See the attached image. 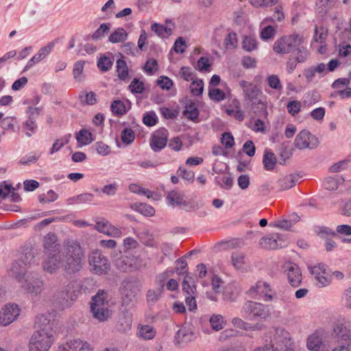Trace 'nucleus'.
<instances>
[{
  "label": "nucleus",
  "mask_w": 351,
  "mask_h": 351,
  "mask_svg": "<svg viewBox=\"0 0 351 351\" xmlns=\"http://www.w3.org/2000/svg\"><path fill=\"white\" fill-rule=\"evenodd\" d=\"M59 252L62 268L66 274H75L82 268L84 252L80 243L73 241H69Z\"/></svg>",
  "instance_id": "1"
},
{
  "label": "nucleus",
  "mask_w": 351,
  "mask_h": 351,
  "mask_svg": "<svg viewBox=\"0 0 351 351\" xmlns=\"http://www.w3.org/2000/svg\"><path fill=\"white\" fill-rule=\"evenodd\" d=\"M56 338V330H35L29 341V351H49Z\"/></svg>",
  "instance_id": "2"
},
{
  "label": "nucleus",
  "mask_w": 351,
  "mask_h": 351,
  "mask_svg": "<svg viewBox=\"0 0 351 351\" xmlns=\"http://www.w3.org/2000/svg\"><path fill=\"white\" fill-rule=\"evenodd\" d=\"M90 310L93 317L100 322L106 320L110 315L108 293L104 290H99L92 298Z\"/></svg>",
  "instance_id": "3"
},
{
  "label": "nucleus",
  "mask_w": 351,
  "mask_h": 351,
  "mask_svg": "<svg viewBox=\"0 0 351 351\" xmlns=\"http://www.w3.org/2000/svg\"><path fill=\"white\" fill-rule=\"evenodd\" d=\"M302 42V36L291 34L278 38L274 44L273 50L278 54H287L295 51V48Z\"/></svg>",
  "instance_id": "4"
},
{
  "label": "nucleus",
  "mask_w": 351,
  "mask_h": 351,
  "mask_svg": "<svg viewBox=\"0 0 351 351\" xmlns=\"http://www.w3.org/2000/svg\"><path fill=\"white\" fill-rule=\"evenodd\" d=\"M91 271L97 275L106 274L110 267L108 258L98 250L92 252L88 256Z\"/></svg>",
  "instance_id": "5"
},
{
  "label": "nucleus",
  "mask_w": 351,
  "mask_h": 351,
  "mask_svg": "<svg viewBox=\"0 0 351 351\" xmlns=\"http://www.w3.org/2000/svg\"><path fill=\"white\" fill-rule=\"evenodd\" d=\"M241 313L245 318L250 317L266 318L271 314L268 306L252 301H247L243 304Z\"/></svg>",
  "instance_id": "6"
},
{
  "label": "nucleus",
  "mask_w": 351,
  "mask_h": 351,
  "mask_svg": "<svg viewBox=\"0 0 351 351\" xmlns=\"http://www.w3.org/2000/svg\"><path fill=\"white\" fill-rule=\"evenodd\" d=\"M21 308L14 303H8L0 310V326L5 327L17 319Z\"/></svg>",
  "instance_id": "7"
},
{
  "label": "nucleus",
  "mask_w": 351,
  "mask_h": 351,
  "mask_svg": "<svg viewBox=\"0 0 351 351\" xmlns=\"http://www.w3.org/2000/svg\"><path fill=\"white\" fill-rule=\"evenodd\" d=\"M319 143L318 138L307 130H301L294 141L295 147L299 149H313L316 148Z\"/></svg>",
  "instance_id": "8"
},
{
  "label": "nucleus",
  "mask_w": 351,
  "mask_h": 351,
  "mask_svg": "<svg viewBox=\"0 0 351 351\" xmlns=\"http://www.w3.org/2000/svg\"><path fill=\"white\" fill-rule=\"evenodd\" d=\"M306 346L311 351H327L328 340L323 330H315L306 341Z\"/></svg>",
  "instance_id": "9"
},
{
  "label": "nucleus",
  "mask_w": 351,
  "mask_h": 351,
  "mask_svg": "<svg viewBox=\"0 0 351 351\" xmlns=\"http://www.w3.org/2000/svg\"><path fill=\"white\" fill-rule=\"evenodd\" d=\"M184 195L178 191H171L167 195V201L170 206L182 207L186 211H191L197 207L195 202H189L184 199Z\"/></svg>",
  "instance_id": "10"
},
{
  "label": "nucleus",
  "mask_w": 351,
  "mask_h": 351,
  "mask_svg": "<svg viewBox=\"0 0 351 351\" xmlns=\"http://www.w3.org/2000/svg\"><path fill=\"white\" fill-rule=\"evenodd\" d=\"M22 287L28 293L38 295L44 289V282L38 275L31 274L25 277Z\"/></svg>",
  "instance_id": "11"
},
{
  "label": "nucleus",
  "mask_w": 351,
  "mask_h": 351,
  "mask_svg": "<svg viewBox=\"0 0 351 351\" xmlns=\"http://www.w3.org/2000/svg\"><path fill=\"white\" fill-rule=\"evenodd\" d=\"M60 321L51 313L38 314L36 316L34 323L35 329H53L58 328Z\"/></svg>",
  "instance_id": "12"
},
{
  "label": "nucleus",
  "mask_w": 351,
  "mask_h": 351,
  "mask_svg": "<svg viewBox=\"0 0 351 351\" xmlns=\"http://www.w3.org/2000/svg\"><path fill=\"white\" fill-rule=\"evenodd\" d=\"M93 347L87 341L74 338L59 346L57 351H93Z\"/></svg>",
  "instance_id": "13"
},
{
  "label": "nucleus",
  "mask_w": 351,
  "mask_h": 351,
  "mask_svg": "<svg viewBox=\"0 0 351 351\" xmlns=\"http://www.w3.org/2000/svg\"><path fill=\"white\" fill-rule=\"evenodd\" d=\"M308 271L315 280V284L319 287H324L330 283V278L326 276V266L322 263H317L313 266L308 267Z\"/></svg>",
  "instance_id": "14"
},
{
  "label": "nucleus",
  "mask_w": 351,
  "mask_h": 351,
  "mask_svg": "<svg viewBox=\"0 0 351 351\" xmlns=\"http://www.w3.org/2000/svg\"><path fill=\"white\" fill-rule=\"evenodd\" d=\"M284 273L287 277L289 283L293 287H298L300 285L302 280V272L296 264L290 263L285 265Z\"/></svg>",
  "instance_id": "15"
},
{
  "label": "nucleus",
  "mask_w": 351,
  "mask_h": 351,
  "mask_svg": "<svg viewBox=\"0 0 351 351\" xmlns=\"http://www.w3.org/2000/svg\"><path fill=\"white\" fill-rule=\"evenodd\" d=\"M239 86L243 90L244 99L250 103L258 101V97L262 95L261 90L252 82L241 80L239 82Z\"/></svg>",
  "instance_id": "16"
},
{
  "label": "nucleus",
  "mask_w": 351,
  "mask_h": 351,
  "mask_svg": "<svg viewBox=\"0 0 351 351\" xmlns=\"http://www.w3.org/2000/svg\"><path fill=\"white\" fill-rule=\"evenodd\" d=\"M168 134V130L165 128H161L152 134L150 146L154 152H159L166 146Z\"/></svg>",
  "instance_id": "17"
},
{
  "label": "nucleus",
  "mask_w": 351,
  "mask_h": 351,
  "mask_svg": "<svg viewBox=\"0 0 351 351\" xmlns=\"http://www.w3.org/2000/svg\"><path fill=\"white\" fill-rule=\"evenodd\" d=\"M262 247L267 250H276L285 246L286 241L282 235L276 233L263 237L260 240Z\"/></svg>",
  "instance_id": "18"
},
{
  "label": "nucleus",
  "mask_w": 351,
  "mask_h": 351,
  "mask_svg": "<svg viewBox=\"0 0 351 351\" xmlns=\"http://www.w3.org/2000/svg\"><path fill=\"white\" fill-rule=\"evenodd\" d=\"M199 337L197 330H177L173 337V343L182 347Z\"/></svg>",
  "instance_id": "19"
},
{
  "label": "nucleus",
  "mask_w": 351,
  "mask_h": 351,
  "mask_svg": "<svg viewBox=\"0 0 351 351\" xmlns=\"http://www.w3.org/2000/svg\"><path fill=\"white\" fill-rule=\"evenodd\" d=\"M45 256L46 257L43 262V267L45 271L53 274L60 267L62 268V261L59 252L57 254H46Z\"/></svg>",
  "instance_id": "20"
},
{
  "label": "nucleus",
  "mask_w": 351,
  "mask_h": 351,
  "mask_svg": "<svg viewBox=\"0 0 351 351\" xmlns=\"http://www.w3.org/2000/svg\"><path fill=\"white\" fill-rule=\"evenodd\" d=\"M70 288L69 286H64L58 289L53 295V302L59 308H64L70 305L69 301Z\"/></svg>",
  "instance_id": "21"
},
{
  "label": "nucleus",
  "mask_w": 351,
  "mask_h": 351,
  "mask_svg": "<svg viewBox=\"0 0 351 351\" xmlns=\"http://www.w3.org/2000/svg\"><path fill=\"white\" fill-rule=\"evenodd\" d=\"M54 47V43L51 42L47 45L40 48L37 53H36L27 63L23 71L31 69L35 64L43 60L52 50Z\"/></svg>",
  "instance_id": "22"
},
{
  "label": "nucleus",
  "mask_w": 351,
  "mask_h": 351,
  "mask_svg": "<svg viewBox=\"0 0 351 351\" xmlns=\"http://www.w3.org/2000/svg\"><path fill=\"white\" fill-rule=\"evenodd\" d=\"M230 262L236 270L241 272L247 271L245 254L243 252L239 251L233 252L230 256Z\"/></svg>",
  "instance_id": "23"
},
{
  "label": "nucleus",
  "mask_w": 351,
  "mask_h": 351,
  "mask_svg": "<svg viewBox=\"0 0 351 351\" xmlns=\"http://www.w3.org/2000/svg\"><path fill=\"white\" fill-rule=\"evenodd\" d=\"M300 179L298 174H290L280 178L276 183L279 191L288 190L294 186Z\"/></svg>",
  "instance_id": "24"
},
{
  "label": "nucleus",
  "mask_w": 351,
  "mask_h": 351,
  "mask_svg": "<svg viewBox=\"0 0 351 351\" xmlns=\"http://www.w3.org/2000/svg\"><path fill=\"white\" fill-rule=\"evenodd\" d=\"M326 66L324 63H319L317 66H310L304 71V75L307 82H311L317 73L320 77L325 75Z\"/></svg>",
  "instance_id": "25"
},
{
  "label": "nucleus",
  "mask_w": 351,
  "mask_h": 351,
  "mask_svg": "<svg viewBox=\"0 0 351 351\" xmlns=\"http://www.w3.org/2000/svg\"><path fill=\"white\" fill-rule=\"evenodd\" d=\"M26 268L27 267L18 260L12 263L11 268L8 271V274L10 277L21 282L25 278Z\"/></svg>",
  "instance_id": "26"
},
{
  "label": "nucleus",
  "mask_w": 351,
  "mask_h": 351,
  "mask_svg": "<svg viewBox=\"0 0 351 351\" xmlns=\"http://www.w3.org/2000/svg\"><path fill=\"white\" fill-rule=\"evenodd\" d=\"M266 292H271V289L268 283L263 281H258L255 285L247 291L251 297L256 299H260L257 296H262Z\"/></svg>",
  "instance_id": "27"
},
{
  "label": "nucleus",
  "mask_w": 351,
  "mask_h": 351,
  "mask_svg": "<svg viewBox=\"0 0 351 351\" xmlns=\"http://www.w3.org/2000/svg\"><path fill=\"white\" fill-rule=\"evenodd\" d=\"M57 243V237L53 233H48L44 238L43 247L45 254L55 253L58 249Z\"/></svg>",
  "instance_id": "28"
},
{
  "label": "nucleus",
  "mask_w": 351,
  "mask_h": 351,
  "mask_svg": "<svg viewBox=\"0 0 351 351\" xmlns=\"http://www.w3.org/2000/svg\"><path fill=\"white\" fill-rule=\"evenodd\" d=\"M337 0H317L315 11L321 16H325L335 5Z\"/></svg>",
  "instance_id": "29"
},
{
  "label": "nucleus",
  "mask_w": 351,
  "mask_h": 351,
  "mask_svg": "<svg viewBox=\"0 0 351 351\" xmlns=\"http://www.w3.org/2000/svg\"><path fill=\"white\" fill-rule=\"evenodd\" d=\"M114 57L112 53L101 55L97 60V65L102 72H107L112 69Z\"/></svg>",
  "instance_id": "30"
},
{
  "label": "nucleus",
  "mask_w": 351,
  "mask_h": 351,
  "mask_svg": "<svg viewBox=\"0 0 351 351\" xmlns=\"http://www.w3.org/2000/svg\"><path fill=\"white\" fill-rule=\"evenodd\" d=\"M133 256H121L116 261V266L122 271H131L134 269Z\"/></svg>",
  "instance_id": "31"
},
{
  "label": "nucleus",
  "mask_w": 351,
  "mask_h": 351,
  "mask_svg": "<svg viewBox=\"0 0 351 351\" xmlns=\"http://www.w3.org/2000/svg\"><path fill=\"white\" fill-rule=\"evenodd\" d=\"M92 133L86 130L82 129L76 134V140L77 141V146L81 147L84 145H89L93 141Z\"/></svg>",
  "instance_id": "32"
},
{
  "label": "nucleus",
  "mask_w": 351,
  "mask_h": 351,
  "mask_svg": "<svg viewBox=\"0 0 351 351\" xmlns=\"http://www.w3.org/2000/svg\"><path fill=\"white\" fill-rule=\"evenodd\" d=\"M182 287L184 295H195L196 291L195 282L189 275L186 274L184 276Z\"/></svg>",
  "instance_id": "33"
},
{
  "label": "nucleus",
  "mask_w": 351,
  "mask_h": 351,
  "mask_svg": "<svg viewBox=\"0 0 351 351\" xmlns=\"http://www.w3.org/2000/svg\"><path fill=\"white\" fill-rule=\"evenodd\" d=\"M116 71L117 72V76L121 80L125 81L128 78L129 69L124 60L119 59L117 60Z\"/></svg>",
  "instance_id": "34"
},
{
  "label": "nucleus",
  "mask_w": 351,
  "mask_h": 351,
  "mask_svg": "<svg viewBox=\"0 0 351 351\" xmlns=\"http://www.w3.org/2000/svg\"><path fill=\"white\" fill-rule=\"evenodd\" d=\"M183 114L189 119L195 121L197 119L199 112L195 103L190 101L186 104L185 110L183 112Z\"/></svg>",
  "instance_id": "35"
},
{
  "label": "nucleus",
  "mask_w": 351,
  "mask_h": 351,
  "mask_svg": "<svg viewBox=\"0 0 351 351\" xmlns=\"http://www.w3.org/2000/svg\"><path fill=\"white\" fill-rule=\"evenodd\" d=\"M303 43L304 38L302 36V42L295 48V51H296L295 61L299 63L304 62L309 55L308 51L303 46Z\"/></svg>",
  "instance_id": "36"
},
{
  "label": "nucleus",
  "mask_w": 351,
  "mask_h": 351,
  "mask_svg": "<svg viewBox=\"0 0 351 351\" xmlns=\"http://www.w3.org/2000/svg\"><path fill=\"white\" fill-rule=\"evenodd\" d=\"M128 38V33L121 27L117 28L108 37V40L112 43L123 42Z\"/></svg>",
  "instance_id": "37"
},
{
  "label": "nucleus",
  "mask_w": 351,
  "mask_h": 351,
  "mask_svg": "<svg viewBox=\"0 0 351 351\" xmlns=\"http://www.w3.org/2000/svg\"><path fill=\"white\" fill-rule=\"evenodd\" d=\"M209 322L212 329H223L227 325V321L219 314H213Z\"/></svg>",
  "instance_id": "38"
},
{
  "label": "nucleus",
  "mask_w": 351,
  "mask_h": 351,
  "mask_svg": "<svg viewBox=\"0 0 351 351\" xmlns=\"http://www.w3.org/2000/svg\"><path fill=\"white\" fill-rule=\"evenodd\" d=\"M344 182V178L342 176H337V178L328 177L324 181V186L326 190L335 191L338 189L339 184Z\"/></svg>",
  "instance_id": "39"
},
{
  "label": "nucleus",
  "mask_w": 351,
  "mask_h": 351,
  "mask_svg": "<svg viewBox=\"0 0 351 351\" xmlns=\"http://www.w3.org/2000/svg\"><path fill=\"white\" fill-rule=\"evenodd\" d=\"M26 267L31 265L35 261V253L32 249H25L19 259Z\"/></svg>",
  "instance_id": "40"
},
{
  "label": "nucleus",
  "mask_w": 351,
  "mask_h": 351,
  "mask_svg": "<svg viewBox=\"0 0 351 351\" xmlns=\"http://www.w3.org/2000/svg\"><path fill=\"white\" fill-rule=\"evenodd\" d=\"M263 163L264 165V168L266 170L270 171L274 169L276 165V158L274 154L271 152H265Z\"/></svg>",
  "instance_id": "41"
},
{
  "label": "nucleus",
  "mask_w": 351,
  "mask_h": 351,
  "mask_svg": "<svg viewBox=\"0 0 351 351\" xmlns=\"http://www.w3.org/2000/svg\"><path fill=\"white\" fill-rule=\"evenodd\" d=\"M163 285L158 289H149L147 291L146 298L147 302L149 305H154L160 298L161 293L163 290Z\"/></svg>",
  "instance_id": "42"
},
{
  "label": "nucleus",
  "mask_w": 351,
  "mask_h": 351,
  "mask_svg": "<svg viewBox=\"0 0 351 351\" xmlns=\"http://www.w3.org/2000/svg\"><path fill=\"white\" fill-rule=\"evenodd\" d=\"M233 177L232 175H224L221 178L217 177L215 178L216 183L220 186L221 188L225 190H229L233 185Z\"/></svg>",
  "instance_id": "43"
},
{
  "label": "nucleus",
  "mask_w": 351,
  "mask_h": 351,
  "mask_svg": "<svg viewBox=\"0 0 351 351\" xmlns=\"http://www.w3.org/2000/svg\"><path fill=\"white\" fill-rule=\"evenodd\" d=\"M110 30V25L106 23H102L92 34L91 38L93 40H101L104 38Z\"/></svg>",
  "instance_id": "44"
},
{
  "label": "nucleus",
  "mask_w": 351,
  "mask_h": 351,
  "mask_svg": "<svg viewBox=\"0 0 351 351\" xmlns=\"http://www.w3.org/2000/svg\"><path fill=\"white\" fill-rule=\"evenodd\" d=\"M251 110L256 115L261 116L265 113L266 111V106L262 102L260 99H258L256 101L251 102Z\"/></svg>",
  "instance_id": "45"
},
{
  "label": "nucleus",
  "mask_w": 351,
  "mask_h": 351,
  "mask_svg": "<svg viewBox=\"0 0 351 351\" xmlns=\"http://www.w3.org/2000/svg\"><path fill=\"white\" fill-rule=\"evenodd\" d=\"M327 36V30L323 27L315 26L313 40L316 43H324Z\"/></svg>",
  "instance_id": "46"
},
{
  "label": "nucleus",
  "mask_w": 351,
  "mask_h": 351,
  "mask_svg": "<svg viewBox=\"0 0 351 351\" xmlns=\"http://www.w3.org/2000/svg\"><path fill=\"white\" fill-rule=\"evenodd\" d=\"M337 335L339 342L341 343V346L350 348L351 346V335L350 330H339Z\"/></svg>",
  "instance_id": "47"
},
{
  "label": "nucleus",
  "mask_w": 351,
  "mask_h": 351,
  "mask_svg": "<svg viewBox=\"0 0 351 351\" xmlns=\"http://www.w3.org/2000/svg\"><path fill=\"white\" fill-rule=\"evenodd\" d=\"M85 61L84 60H78L77 61L73 66V74L74 79L78 82L81 81L83 78L82 74L84 71Z\"/></svg>",
  "instance_id": "48"
},
{
  "label": "nucleus",
  "mask_w": 351,
  "mask_h": 351,
  "mask_svg": "<svg viewBox=\"0 0 351 351\" xmlns=\"http://www.w3.org/2000/svg\"><path fill=\"white\" fill-rule=\"evenodd\" d=\"M128 89L133 94H141L145 90L144 83L138 78H134L128 86Z\"/></svg>",
  "instance_id": "49"
},
{
  "label": "nucleus",
  "mask_w": 351,
  "mask_h": 351,
  "mask_svg": "<svg viewBox=\"0 0 351 351\" xmlns=\"http://www.w3.org/2000/svg\"><path fill=\"white\" fill-rule=\"evenodd\" d=\"M23 127L28 130L25 134L28 137H31L33 134L36 132L37 125L36 120L33 117H29L27 120L23 123Z\"/></svg>",
  "instance_id": "50"
},
{
  "label": "nucleus",
  "mask_w": 351,
  "mask_h": 351,
  "mask_svg": "<svg viewBox=\"0 0 351 351\" xmlns=\"http://www.w3.org/2000/svg\"><path fill=\"white\" fill-rule=\"evenodd\" d=\"M242 45L246 51H252L257 48V42L254 37L245 36L243 40Z\"/></svg>",
  "instance_id": "51"
},
{
  "label": "nucleus",
  "mask_w": 351,
  "mask_h": 351,
  "mask_svg": "<svg viewBox=\"0 0 351 351\" xmlns=\"http://www.w3.org/2000/svg\"><path fill=\"white\" fill-rule=\"evenodd\" d=\"M191 93L195 96H199L204 90V82L202 80H195L190 86Z\"/></svg>",
  "instance_id": "52"
},
{
  "label": "nucleus",
  "mask_w": 351,
  "mask_h": 351,
  "mask_svg": "<svg viewBox=\"0 0 351 351\" xmlns=\"http://www.w3.org/2000/svg\"><path fill=\"white\" fill-rule=\"evenodd\" d=\"M180 74L181 77L187 82L195 80L194 78L196 76L195 73L189 66H182L180 70Z\"/></svg>",
  "instance_id": "53"
},
{
  "label": "nucleus",
  "mask_w": 351,
  "mask_h": 351,
  "mask_svg": "<svg viewBox=\"0 0 351 351\" xmlns=\"http://www.w3.org/2000/svg\"><path fill=\"white\" fill-rule=\"evenodd\" d=\"M94 195L90 193L80 194L72 198L77 204H87L93 201Z\"/></svg>",
  "instance_id": "54"
},
{
  "label": "nucleus",
  "mask_w": 351,
  "mask_h": 351,
  "mask_svg": "<svg viewBox=\"0 0 351 351\" xmlns=\"http://www.w3.org/2000/svg\"><path fill=\"white\" fill-rule=\"evenodd\" d=\"M135 138L134 131L131 128H125L121 132V140L127 145L131 144Z\"/></svg>",
  "instance_id": "55"
},
{
  "label": "nucleus",
  "mask_w": 351,
  "mask_h": 351,
  "mask_svg": "<svg viewBox=\"0 0 351 351\" xmlns=\"http://www.w3.org/2000/svg\"><path fill=\"white\" fill-rule=\"evenodd\" d=\"M111 110L117 115H123L126 112L125 104L120 100L114 101L111 104Z\"/></svg>",
  "instance_id": "56"
},
{
  "label": "nucleus",
  "mask_w": 351,
  "mask_h": 351,
  "mask_svg": "<svg viewBox=\"0 0 351 351\" xmlns=\"http://www.w3.org/2000/svg\"><path fill=\"white\" fill-rule=\"evenodd\" d=\"M208 95L211 100L218 102L224 100L226 98L224 92L219 88L210 89Z\"/></svg>",
  "instance_id": "57"
},
{
  "label": "nucleus",
  "mask_w": 351,
  "mask_h": 351,
  "mask_svg": "<svg viewBox=\"0 0 351 351\" xmlns=\"http://www.w3.org/2000/svg\"><path fill=\"white\" fill-rule=\"evenodd\" d=\"M136 210L145 216H153L155 213L154 208L146 204H135Z\"/></svg>",
  "instance_id": "58"
},
{
  "label": "nucleus",
  "mask_w": 351,
  "mask_h": 351,
  "mask_svg": "<svg viewBox=\"0 0 351 351\" xmlns=\"http://www.w3.org/2000/svg\"><path fill=\"white\" fill-rule=\"evenodd\" d=\"M80 98L82 102L87 105H94L97 103V95L94 92L86 93L84 95H80Z\"/></svg>",
  "instance_id": "59"
},
{
  "label": "nucleus",
  "mask_w": 351,
  "mask_h": 351,
  "mask_svg": "<svg viewBox=\"0 0 351 351\" xmlns=\"http://www.w3.org/2000/svg\"><path fill=\"white\" fill-rule=\"evenodd\" d=\"M268 85L270 88L276 90H281L282 86L281 84L280 78L276 75H271L267 77Z\"/></svg>",
  "instance_id": "60"
},
{
  "label": "nucleus",
  "mask_w": 351,
  "mask_h": 351,
  "mask_svg": "<svg viewBox=\"0 0 351 351\" xmlns=\"http://www.w3.org/2000/svg\"><path fill=\"white\" fill-rule=\"evenodd\" d=\"M302 108V104L299 101H291L287 105L288 112L292 116L298 114Z\"/></svg>",
  "instance_id": "61"
},
{
  "label": "nucleus",
  "mask_w": 351,
  "mask_h": 351,
  "mask_svg": "<svg viewBox=\"0 0 351 351\" xmlns=\"http://www.w3.org/2000/svg\"><path fill=\"white\" fill-rule=\"evenodd\" d=\"M178 176L182 177L184 180H186L190 182H193L195 178L194 172L191 170H186L184 168L179 167L177 171Z\"/></svg>",
  "instance_id": "62"
},
{
  "label": "nucleus",
  "mask_w": 351,
  "mask_h": 351,
  "mask_svg": "<svg viewBox=\"0 0 351 351\" xmlns=\"http://www.w3.org/2000/svg\"><path fill=\"white\" fill-rule=\"evenodd\" d=\"M177 263L179 265V267L176 268V271L179 276L184 275V276L188 274L189 275L188 271V264L186 261L184 257L180 258L177 260Z\"/></svg>",
  "instance_id": "63"
},
{
  "label": "nucleus",
  "mask_w": 351,
  "mask_h": 351,
  "mask_svg": "<svg viewBox=\"0 0 351 351\" xmlns=\"http://www.w3.org/2000/svg\"><path fill=\"white\" fill-rule=\"evenodd\" d=\"M333 324L332 329H348L351 327L350 322L344 317L337 319Z\"/></svg>",
  "instance_id": "64"
}]
</instances>
